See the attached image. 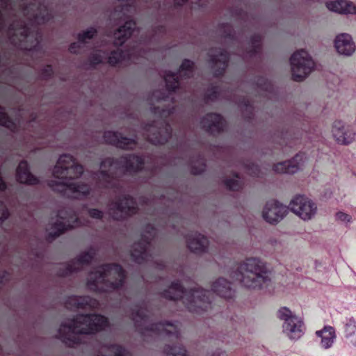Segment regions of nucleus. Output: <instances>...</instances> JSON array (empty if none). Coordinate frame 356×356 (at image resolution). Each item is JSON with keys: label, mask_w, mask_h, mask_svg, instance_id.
I'll return each instance as SVG.
<instances>
[{"label": "nucleus", "mask_w": 356, "mask_h": 356, "mask_svg": "<svg viewBox=\"0 0 356 356\" xmlns=\"http://www.w3.org/2000/svg\"><path fill=\"white\" fill-rule=\"evenodd\" d=\"M81 173L82 167L75 165L70 156L63 155L59 158L54 169V180L49 184L55 190L64 192L72 197H80L88 193V186L77 185L78 182H70V180L78 177Z\"/></svg>", "instance_id": "nucleus-1"}, {"label": "nucleus", "mask_w": 356, "mask_h": 356, "mask_svg": "<svg viewBox=\"0 0 356 356\" xmlns=\"http://www.w3.org/2000/svg\"><path fill=\"white\" fill-rule=\"evenodd\" d=\"M238 273H234L236 280L248 288L259 289L269 282L270 270L267 265L259 259H247L238 268Z\"/></svg>", "instance_id": "nucleus-2"}, {"label": "nucleus", "mask_w": 356, "mask_h": 356, "mask_svg": "<svg viewBox=\"0 0 356 356\" xmlns=\"http://www.w3.org/2000/svg\"><path fill=\"white\" fill-rule=\"evenodd\" d=\"M288 209L304 222L314 220L318 210L316 202L304 195L293 196L289 203Z\"/></svg>", "instance_id": "nucleus-3"}, {"label": "nucleus", "mask_w": 356, "mask_h": 356, "mask_svg": "<svg viewBox=\"0 0 356 356\" xmlns=\"http://www.w3.org/2000/svg\"><path fill=\"white\" fill-rule=\"evenodd\" d=\"M290 63L292 76L297 81L305 79L312 73L315 67L314 60L304 49L294 52L291 57Z\"/></svg>", "instance_id": "nucleus-4"}, {"label": "nucleus", "mask_w": 356, "mask_h": 356, "mask_svg": "<svg viewBox=\"0 0 356 356\" xmlns=\"http://www.w3.org/2000/svg\"><path fill=\"white\" fill-rule=\"evenodd\" d=\"M106 323V318L102 316H79L72 321L68 328L73 333L90 334L103 328Z\"/></svg>", "instance_id": "nucleus-5"}, {"label": "nucleus", "mask_w": 356, "mask_h": 356, "mask_svg": "<svg viewBox=\"0 0 356 356\" xmlns=\"http://www.w3.org/2000/svg\"><path fill=\"white\" fill-rule=\"evenodd\" d=\"M287 214L286 207L276 200L267 201L261 210L262 218L268 223L275 225L282 221Z\"/></svg>", "instance_id": "nucleus-6"}, {"label": "nucleus", "mask_w": 356, "mask_h": 356, "mask_svg": "<svg viewBox=\"0 0 356 356\" xmlns=\"http://www.w3.org/2000/svg\"><path fill=\"white\" fill-rule=\"evenodd\" d=\"M333 45L337 54L342 57L349 58L356 53V42L350 33L337 34L334 38Z\"/></svg>", "instance_id": "nucleus-7"}, {"label": "nucleus", "mask_w": 356, "mask_h": 356, "mask_svg": "<svg viewBox=\"0 0 356 356\" xmlns=\"http://www.w3.org/2000/svg\"><path fill=\"white\" fill-rule=\"evenodd\" d=\"M331 133L338 143L348 145L354 140L355 134L342 121L337 120L332 123Z\"/></svg>", "instance_id": "nucleus-8"}, {"label": "nucleus", "mask_w": 356, "mask_h": 356, "mask_svg": "<svg viewBox=\"0 0 356 356\" xmlns=\"http://www.w3.org/2000/svg\"><path fill=\"white\" fill-rule=\"evenodd\" d=\"M330 12L340 15H356V4L349 0H329L325 3Z\"/></svg>", "instance_id": "nucleus-9"}, {"label": "nucleus", "mask_w": 356, "mask_h": 356, "mask_svg": "<svg viewBox=\"0 0 356 356\" xmlns=\"http://www.w3.org/2000/svg\"><path fill=\"white\" fill-rule=\"evenodd\" d=\"M282 332L291 340H298L304 333V323L300 316L292 321L282 323Z\"/></svg>", "instance_id": "nucleus-10"}, {"label": "nucleus", "mask_w": 356, "mask_h": 356, "mask_svg": "<svg viewBox=\"0 0 356 356\" xmlns=\"http://www.w3.org/2000/svg\"><path fill=\"white\" fill-rule=\"evenodd\" d=\"M316 336L320 339V346L323 349L330 348L337 338L335 330L331 326H325L323 329L316 332Z\"/></svg>", "instance_id": "nucleus-11"}, {"label": "nucleus", "mask_w": 356, "mask_h": 356, "mask_svg": "<svg viewBox=\"0 0 356 356\" xmlns=\"http://www.w3.org/2000/svg\"><path fill=\"white\" fill-rule=\"evenodd\" d=\"M300 156H296L292 161H286L281 162L275 165V170L279 173H295L301 167V164L298 162Z\"/></svg>", "instance_id": "nucleus-12"}, {"label": "nucleus", "mask_w": 356, "mask_h": 356, "mask_svg": "<svg viewBox=\"0 0 356 356\" xmlns=\"http://www.w3.org/2000/svg\"><path fill=\"white\" fill-rule=\"evenodd\" d=\"M134 23L133 22H128L126 24L120 27L114 34L115 45L122 44L125 40L131 35L133 31V26Z\"/></svg>", "instance_id": "nucleus-13"}, {"label": "nucleus", "mask_w": 356, "mask_h": 356, "mask_svg": "<svg viewBox=\"0 0 356 356\" xmlns=\"http://www.w3.org/2000/svg\"><path fill=\"white\" fill-rule=\"evenodd\" d=\"M18 180L22 183L34 184L38 182L37 178L33 176L28 170V165L26 162H22L17 170Z\"/></svg>", "instance_id": "nucleus-14"}, {"label": "nucleus", "mask_w": 356, "mask_h": 356, "mask_svg": "<svg viewBox=\"0 0 356 356\" xmlns=\"http://www.w3.org/2000/svg\"><path fill=\"white\" fill-rule=\"evenodd\" d=\"M345 338L348 345L356 347V320L350 318L345 327Z\"/></svg>", "instance_id": "nucleus-15"}, {"label": "nucleus", "mask_w": 356, "mask_h": 356, "mask_svg": "<svg viewBox=\"0 0 356 356\" xmlns=\"http://www.w3.org/2000/svg\"><path fill=\"white\" fill-rule=\"evenodd\" d=\"M276 317L282 323H285L300 317V316L290 307L282 306L276 311Z\"/></svg>", "instance_id": "nucleus-16"}, {"label": "nucleus", "mask_w": 356, "mask_h": 356, "mask_svg": "<svg viewBox=\"0 0 356 356\" xmlns=\"http://www.w3.org/2000/svg\"><path fill=\"white\" fill-rule=\"evenodd\" d=\"M104 272L106 276L115 277L118 280V282L115 284H112L114 287H118L122 282L124 278V273L120 266L115 265L113 266H106Z\"/></svg>", "instance_id": "nucleus-17"}, {"label": "nucleus", "mask_w": 356, "mask_h": 356, "mask_svg": "<svg viewBox=\"0 0 356 356\" xmlns=\"http://www.w3.org/2000/svg\"><path fill=\"white\" fill-rule=\"evenodd\" d=\"M207 243V238L199 234L189 240L188 246L192 251L198 252L206 248Z\"/></svg>", "instance_id": "nucleus-18"}, {"label": "nucleus", "mask_w": 356, "mask_h": 356, "mask_svg": "<svg viewBox=\"0 0 356 356\" xmlns=\"http://www.w3.org/2000/svg\"><path fill=\"white\" fill-rule=\"evenodd\" d=\"M334 218L336 221L343 225H348L353 222L352 216L342 211H337L335 213Z\"/></svg>", "instance_id": "nucleus-19"}, {"label": "nucleus", "mask_w": 356, "mask_h": 356, "mask_svg": "<svg viewBox=\"0 0 356 356\" xmlns=\"http://www.w3.org/2000/svg\"><path fill=\"white\" fill-rule=\"evenodd\" d=\"M0 124L8 128H11L14 122L10 120L4 110L0 108Z\"/></svg>", "instance_id": "nucleus-20"}, {"label": "nucleus", "mask_w": 356, "mask_h": 356, "mask_svg": "<svg viewBox=\"0 0 356 356\" xmlns=\"http://www.w3.org/2000/svg\"><path fill=\"white\" fill-rule=\"evenodd\" d=\"M96 31L93 29H90L88 31L83 32L81 34L79 35V41L81 42H86L88 40L91 39L94 35L95 34Z\"/></svg>", "instance_id": "nucleus-21"}, {"label": "nucleus", "mask_w": 356, "mask_h": 356, "mask_svg": "<svg viewBox=\"0 0 356 356\" xmlns=\"http://www.w3.org/2000/svg\"><path fill=\"white\" fill-rule=\"evenodd\" d=\"M111 142L116 143V145L121 148H129L131 143V140L127 138H122L118 141L113 140Z\"/></svg>", "instance_id": "nucleus-22"}, {"label": "nucleus", "mask_w": 356, "mask_h": 356, "mask_svg": "<svg viewBox=\"0 0 356 356\" xmlns=\"http://www.w3.org/2000/svg\"><path fill=\"white\" fill-rule=\"evenodd\" d=\"M122 59V56L121 52L115 51L111 54V55L108 58V62L111 65H115L120 62Z\"/></svg>", "instance_id": "nucleus-23"}, {"label": "nucleus", "mask_w": 356, "mask_h": 356, "mask_svg": "<svg viewBox=\"0 0 356 356\" xmlns=\"http://www.w3.org/2000/svg\"><path fill=\"white\" fill-rule=\"evenodd\" d=\"M227 283L225 280L220 279L217 281V282L215 284V290L218 293L223 294V289L229 288V286H227Z\"/></svg>", "instance_id": "nucleus-24"}, {"label": "nucleus", "mask_w": 356, "mask_h": 356, "mask_svg": "<svg viewBox=\"0 0 356 356\" xmlns=\"http://www.w3.org/2000/svg\"><path fill=\"white\" fill-rule=\"evenodd\" d=\"M226 185L232 190L237 189L240 186V182L238 177H235L234 179L227 180Z\"/></svg>", "instance_id": "nucleus-25"}, {"label": "nucleus", "mask_w": 356, "mask_h": 356, "mask_svg": "<svg viewBox=\"0 0 356 356\" xmlns=\"http://www.w3.org/2000/svg\"><path fill=\"white\" fill-rule=\"evenodd\" d=\"M129 203L133 204L132 200H127L126 202L124 203V205H121L120 209L122 210V212H124L125 213H129L131 212V210L134 209V207H130Z\"/></svg>", "instance_id": "nucleus-26"}, {"label": "nucleus", "mask_w": 356, "mask_h": 356, "mask_svg": "<svg viewBox=\"0 0 356 356\" xmlns=\"http://www.w3.org/2000/svg\"><path fill=\"white\" fill-rule=\"evenodd\" d=\"M193 66V63L190 60H185L183 62L181 66V72L184 70H186L189 68H191Z\"/></svg>", "instance_id": "nucleus-27"}, {"label": "nucleus", "mask_w": 356, "mask_h": 356, "mask_svg": "<svg viewBox=\"0 0 356 356\" xmlns=\"http://www.w3.org/2000/svg\"><path fill=\"white\" fill-rule=\"evenodd\" d=\"M8 216V211L0 204V220H3Z\"/></svg>", "instance_id": "nucleus-28"}, {"label": "nucleus", "mask_w": 356, "mask_h": 356, "mask_svg": "<svg viewBox=\"0 0 356 356\" xmlns=\"http://www.w3.org/2000/svg\"><path fill=\"white\" fill-rule=\"evenodd\" d=\"M186 350L184 349H180L178 352L177 350H174L171 354H172L175 356H184L186 355Z\"/></svg>", "instance_id": "nucleus-29"}, {"label": "nucleus", "mask_w": 356, "mask_h": 356, "mask_svg": "<svg viewBox=\"0 0 356 356\" xmlns=\"http://www.w3.org/2000/svg\"><path fill=\"white\" fill-rule=\"evenodd\" d=\"M90 213L91 216L97 218H100L102 216V213L97 209H93L90 211Z\"/></svg>", "instance_id": "nucleus-30"}, {"label": "nucleus", "mask_w": 356, "mask_h": 356, "mask_svg": "<svg viewBox=\"0 0 356 356\" xmlns=\"http://www.w3.org/2000/svg\"><path fill=\"white\" fill-rule=\"evenodd\" d=\"M77 45V44L74 43L70 46V50L72 53H76V51L74 49L75 47Z\"/></svg>", "instance_id": "nucleus-31"}, {"label": "nucleus", "mask_w": 356, "mask_h": 356, "mask_svg": "<svg viewBox=\"0 0 356 356\" xmlns=\"http://www.w3.org/2000/svg\"><path fill=\"white\" fill-rule=\"evenodd\" d=\"M6 188L5 184L0 179V191H3Z\"/></svg>", "instance_id": "nucleus-32"}, {"label": "nucleus", "mask_w": 356, "mask_h": 356, "mask_svg": "<svg viewBox=\"0 0 356 356\" xmlns=\"http://www.w3.org/2000/svg\"><path fill=\"white\" fill-rule=\"evenodd\" d=\"M59 227L58 228V233L62 232L65 228L63 225H58Z\"/></svg>", "instance_id": "nucleus-33"}, {"label": "nucleus", "mask_w": 356, "mask_h": 356, "mask_svg": "<svg viewBox=\"0 0 356 356\" xmlns=\"http://www.w3.org/2000/svg\"><path fill=\"white\" fill-rule=\"evenodd\" d=\"M186 0H175V2L178 5H180L181 3H183L184 2H185Z\"/></svg>", "instance_id": "nucleus-34"}, {"label": "nucleus", "mask_w": 356, "mask_h": 356, "mask_svg": "<svg viewBox=\"0 0 356 356\" xmlns=\"http://www.w3.org/2000/svg\"><path fill=\"white\" fill-rule=\"evenodd\" d=\"M165 81H166V83H167V84H168L169 88H175L174 86H172L169 85V81H169V79L168 77H165Z\"/></svg>", "instance_id": "nucleus-35"}, {"label": "nucleus", "mask_w": 356, "mask_h": 356, "mask_svg": "<svg viewBox=\"0 0 356 356\" xmlns=\"http://www.w3.org/2000/svg\"><path fill=\"white\" fill-rule=\"evenodd\" d=\"M101 61H102V59H94V60H92V62H93L94 63H99V62H101Z\"/></svg>", "instance_id": "nucleus-36"}, {"label": "nucleus", "mask_w": 356, "mask_h": 356, "mask_svg": "<svg viewBox=\"0 0 356 356\" xmlns=\"http://www.w3.org/2000/svg\"><path fill=\"white\" fill-rule=\"evenodd\" d=\"M215 118H219V117L218 115H214L213 116Z\"/></svg>", "instance_id": "nucleus-37"}, {"label": "nucleus", "mask_w": 356, "mask_h": 356, "mask_svg": "<svg viewBox=\"0 0 356 356\" xmlns=\"http://www.w3.org/2000/svg\"><path fill=\"white\" fill-rule=\"evenodd\" d=\"M83 261H88V259H84Z\"/></svg>", "instance_id": "nucleus-38"}]
</instances>
